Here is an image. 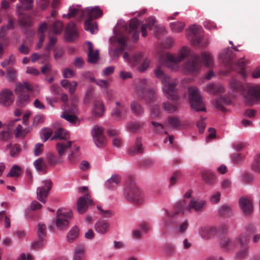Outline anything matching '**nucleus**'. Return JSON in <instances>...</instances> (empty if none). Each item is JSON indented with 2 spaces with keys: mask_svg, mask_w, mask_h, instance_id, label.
Instances as JSON below:
<instances>
[{
  "mask_svg": "<svg viewBox=\"0 0 260 260\" xmlns=\"http://www.w3.org/2000/svg\"><path fill=\"white\" fill-rule=\"evenodd\" d=\"M250 233L244 232L236 238V243L241 246H246L249 239Z\"/></svg>",
  "mask_w": 260,
  "mask_h": 260,
  "instance_id": "nucleus-34",
  "label": "nucleus"
},
{
  "mask_svg": "<svg viewBox=\"0 0 260 260\" xmlns=\"http://www.w3.org/2000/svg\"><path fill=\"white\" fill-rule=\"evenodd\" d=\"M15 27V23L12 19H9L8 24L2 27L0 30V38H2L5 36L7 33V31L14 29Z\"/></svg>",
  "mask_w": 260,
  "mask_h": 260,
  "instance_id": "nucleus-41",
  "label": "nucleus"
},
{
  "mask_svg": "<svg viewBox=\"0 0 260 260\" xmlns=\"http://www.w3.org/2000/svg\"><path fill=\"white\" fill-rule=\"evenodd\" d=\"M78 30L75 23L72 21L70 22L65 30L66 39L68 41H73L78 38Z\"/></svg>",
  "mask_w": 260,
  "mask_h": 260,
  "instance_id": "nucleus-16",
  "label": "nucleus"
},
{
  "mask_svg": "<svg viewBox=\"0 0 260 260\" xmlns=\"http://www.w3.org/2000/svg\"><path fill=\"white\" fill-rule=\"evenodd\" d=\"M79 230L77 226H73L67 235V241L70 243L73 242L78 237Z\"/></svg>",
  "mask_w": 260,
  "mask_h": 260,
  "instance_id": "nucleus-36",
  "label": "nucleus"
},
{
  "mask_svg": "<svg viewBox=\"0 0 260 260\" xmlns=\"http://www.w3.org/2000/svg\"><path fill=\"white\" fill-rule=\"evenodd\" d=\"M96 231L101 234L106 233L109 230V224L105 221H99L95 224Z\"/></svg>",
  "mask_w": 260,
  "mask_h": 260,
  "instance_id": "nucleus-35",
  "label": "nucleus"
},
{
  "mask_svg": "<svg viewBox=\"0 0 260 260\" xmlns=\"http://www.w3.org/2000/svg\"><path fill=\"white\" fill-rule=\"evenodd\" d=\"M21 150L20 146L18 144H15L10 151V155L13 157H15L19 155Z\"/></svg>",
  "mask_w": 260,
  "mask_h": 260,
  "instance_id": "nucleus-58",
  "label": "nucleus"
},
{
  "mask_svg": "<svg viewBox=\"0 0 260 260\" xmlns=\"http://www.w3.org/2000/svg\"><path fill=\"white\" fill-rule=\"evenodd\" d=\"M85 259V248L80 246L77 247L74 253L73 260H84Z\"/></svg>",
  "mask_w": 260,
  "mask_h": 260,
  "instance_id": "nucleus-38",
  "label": "nucleus"
},
{
  "mask_svg": "<svg viewBox=\"0 0 260 260\" xmlns=\"http://www.w3.org/2000/svg\"><path fill=\"white\" fill-rule=\"evenodd\" d=\"M34 165L36 170L43 174H45L47 172V165L44 162L43 158H39L34 162Z\"/></svg>",
  "mask_w": 260,
  "mask_h": 260,
  "instance_id": "nucleus-33",
  "label": "nucleus"
},
{
  "mask_svg": "<svg viewBox=\"0 0 260 260\" xmlns=\"http://www.w3.org/2000/svg\"><path fill=\"white\" fill-rule=\"evenodd\" d=\"M150 227L145 224H142L139 228L133 230L132 236L136 239H140L144 234H145L149 230Z\"/></svg>",
  "mask_w": 260,
  "mask_h": 260,
  "instance_id": "nucleus-22",
  "label": "nucleus"
},
{
  "mask_svg": "<svg viewBox=\"0 0 260 260\" xmlns=\"http://www.w3.org/2000/svg\"><path fill=\"white\" fill-rule=\"evenodd\" d=\"M124 196L128 201L140 205L145 202V196L143 191L137 185L132 177L128 178L125 184Z\"/></svg>",
  "mask_w": 260,
  "mask_h": 260,
  "instance_id": "nucleus-4",
  "label": "nucleus"
},
{
  "mask_svg": "<svg viewBox=\"0 0 260 260\" xmlns=\"http://www.w3.org/2000/svg\"><path fill=\"white\" fill-rule=\"evenodd\" d=\"M12 138V134L11 131H3L0 133V140L7 141Z\"/></svg>",
  "mask_w": 260,
  "mask_h": 260,
  "instance_id": "nucleus-55",
  "label": "nucleus"
},
{
  "mask_svg": "<svg viewBox=\"0 0 260 260\" xmlns=\"http://www.w3.org/2000/svg\"><path fill=\"white\" fill-rule=\"evenodd\" d=\"M188 38L194 45L200 44L203 39L202 28L198 25H193L190 27L188 32Z\"/></svg>",
  "mask_w": 260,
  "mask_h": 260,
  "instance_id": "nucleus-12",
  "label": "nucleus"
},
{
  "mask_svg": "<svg viewBox=\"0 0 260 260\" xmlns=\"http://www.w3.org/2000/svg\"><path fill=\"white\" fill-rule=\"evenodd\" d=\"M14 102L13 94L11 90L4 89L0 91V104L8 107Z\"/></svg>",
  "mask_w": 260,
  "mask_h": 260,
  "instance_id": "nucleus-15",
  "label": "nucleus"
},
{
  "mask_svg": "<svg viewBox=\"0 0 260 260\" xmlns=\"http://www.w3.org/2000/svg\"><path fill=\"white\" fill-rule=\"evenodd\" d=\"M72 142L70 141L57 143L56 147L59 157H61L63 156L66 151L72 146Z\"/></svg>",
  "mask_w": 260,
  "mask_h": 260,
  "instance_id": "nucleus-23",
  "label": "nucleus"
},
{
  "mask_svg": "<svg viewBox=\"0 0 260 260\" xmlns=\"http://www.w3.org/2000/svg\"><path fill=\"white\" fill-rule=\"evenodd\" d=\"M115 106L113 108L111 113V116L116 121L124 119L127 112V107L123 101H116Z\"/></svg>",
  "mask_w": 260,
  "mask_h": 260,
  "instance_id": "nucleus-10",
  "label": "nucleus"
},
{
  "mask_svg": "<svg viewBox=\"0 0 260 260\" xmlns=\"http://www.w3.org/2000/svg\"><path fill=\"white\" fill-rule=\"evenodd\" d=\"M120 180L121 178L119 175L114 174L107 181L106 185L109 189L114 188L120 183Z\"/></svg>",
  "mask_w": 260,
  "mask_h": 260,
  "instance_id": "nucleus-30",
  "label": "nucleus"
},
{
  "mask_svg": "<svg viewBox=\"0 0 260 260\" xmlns=\"http://www.w3.org/2000/svg\"><path fill=\"white\" fill-rule=\"evenodd\" d=\"M103 128L99 126H95L92 130V136L95 145L99 147L104 146L106 140L103 134Z\"/></svg>",
  "mask_w": 260,
  "mask_h": 260,
  "instance_id": "nucleus-13",
  "label": "nucleus"
},
{
  "mask_svg": "<svg viewBox=\"0 0 260 260\" xmlns=\"http://www.w3.org/2000/svg\"><path fill=\"white\" fill-rule=\"evenodd\" d=\"M93 205V201L91 197L88 192L84 196L80 197L77 201V206L78 211L80 210H86L88 209V207Z\"/></svg>",
  "mask_w": 260,
  "mask_h": 260,
  "instance_id": "nucleus-17",
  "label": "nucleus"
},
{
  "mask_svg": "<svg viewBox=\"0 0 260 260\" xmlns=\"http://www.w3.org/2000/svg\"><path fill=\"white\" fill-rule=\"evenodd\" d=\"M206 90L209 93L216 94L222 92L223 90V87L218 84L211 83L207 86Z\"/></svg>",
  "mask_w": 260,
  "mask_h": 260,
  "instance_id": "nucleus-39",
  "label": "nucleus"
},
{
  "mask_svg": "<svg viewBox=\"0 0 260 260\" xmlns=\"http://www.w3.org/2000/svg\"><path fill=\"white\" fill-rule=\"evenodd\" d=\"M15 131V136L16 137H24L27 133L26 129H23L22 126L20 124L16 125Z\"/></svg>",
  "mask_w": 260,
  "mask_h": 260,
  "instance_id": "nucleus-59",
  "label": "nucleus"
},
{
  "mask_svg": "<svg viewBox=\"0 0 260 260\" xmlns=\"http://www.w3.org/2000/svg\"><path fill=\"white\" fill-rule=\"evenodd\" d=\"M53 131L49 128H44L41 132V138L43 139L44 142H46L51 136Z\"/></svg>",
  "mask_w": 260,
  "mask_h": 260,
  "instance_id": "nucleus-57",
  "label": "nucleus"
},
{
  "mask_svg": "<svg viewBox=\"0 0 260 260\" xmlns=\"http://www.w3.org/2000/svg\"><path fill=\"white\" fill-rule=\"evenodd\" d=\"M73 217V212H56L55 224L57 230L60 231H66Z\"/></svg>",
  "mask_w": 260,
  "mask_h": 260,
  "instance_id": "nucleus-8",
  "label": "nucleus"
},
{
  "mask_svg": "<svg viewBox=\"0 0 260 260\" xmlns=\"http://www.w3.org/2000/svg\"><path fill=\"white\" fill-rule=\"evenodd\" d=\"M142 53L135 54L131 58L127 52H124L123 55V58L124 60L128 61L132 66H135L139 64L142 59Z\"/></svg>",
  "mask_w": 260,
  "mask_h": 260,
  "instance_id": "nucleus-21",
  "label": "nucleus"
},
{
  "mask_svg": "<svg viewBox=\"0 0 260 260\" xmlns=\"http://www.w3.org/2000/svg\"><path fill=\"white\" fill-rule=\"evenodd\" d=\"M187 203L184 199L178 201L175 204V208L177 210H187Z\"/></svg>",
  "mask_w": 260,
  "mask_h": 260,
  "instance_id": "nucleus-60",
  "label": "nucleus"
},
{
  "mask_svg": "<svg viewBox=\"0 0 260 260\" xmlns=\"http://www.w3.org/2000/svg\"><path fill=\"white\" fill-rule=\"evenodd\" d=\"M69 138V135L67 131L63 128H59L55 132L54 136L51 138V140H54L57 138H59L61 140H66Z\"/></svg>",
  "mask_w": 260,
  "mask_h": 260,
  "instance_id": "nucleus-40",
  "label": "nucleus"
},
{
  "mask_svg": "<svg viewBox=\"0 0 260 260\" xmlns=\"http://www.w3.org/2000/svg\"><path fill=\"white\" fill-rule=\"evenodd\" d=\"M155 76L161 80L164 84L163 90L166 96L173 100H177L179 98L176 86L178 84L177 81L174 79H171L169 76L165 74L161 70L160 67H158L154 71Z\"/></svg>",
  "mask_w": 260,
  "mask_h": 260,
  "instance_id": "nucleus-3",
  "label": "nucleus"
},
{
  "mask_svg": "<svg viewBox=\"0 0 260 260\" xmlns=\"http://www.w3.org/2000/svg\"><path fill=\"white\" fill-rule=\"evenodd\" d=\"M86 44L89 51L88 53V61L90 63H94L99 59V51L96 50L94 52L92 44L90 42H87Z\"/></svg>",
  "mask_w": 260,
  "mask_h": 260,
  "instance_id": "nucleus-25",
  "label": "nucleus"
},
{
  "mask_svg": "<svg viewBox=\"0 0 260 260\" xmlns=\"http://www.w3.org/2000/svg\"><path fill=\"white\" fill-rule=\"evenodd\" d=\"M251 168L253 171L260 173V153L255 156L254 162L252 165Z\"/></svg>",
  "mask_w": 260,
  "mask_h": 260,
  "instance_id": "nucleus-54",
  "label": "nucleus"
},
{
  "mask_svg": "<svg viewBox=\"0 0 260 260\" xmlns=\"http://www.w3.org/2000/svg\"><path fill=\"white\" fill-rule=\"evenodd\" d=\"M94 90V88L91 85H89L87 87L86 94L84 99V102L86 103H90L92 98V92Z\"/></svg>",
  "mask_w": 260,
  "mask_h": 260,
  "instance_id": "nucleus-53",
  "label": "nucleus"
},
{
  "mask_svg": "<svg viewBox=\"0 0 260 260\" xmlns=\"http://www.w3.org/2000/svg\"><path fill=\"white\" fill-rule=\"evenodd\" d=\"M144 122L142 121H131L127 125V129L133 133H136L142 128Z\"/></svg>",
  "mask_w": 260,
  "mask_h": 260,
  "instance_id": "nucleus-37",
  "label": "nucleus"
},
{
  "mask_svg": "<svg viewBox=\"0 0 260 260\" xmlns=\"http://www.w3.org/2000/svg\"><path fill=\"white\" fill-rule=\"evenodd\" d=\"M221 247L226 250H232L234 246V242L229 238H224L221 243Z\"/></svg>",
  "mask_w": 260,
  "mask_h": 260,
  "instance_id": "nucleus-47",
  "label": "nucleus"
},
{
  "mask_svg": "<svg viewBox=\"0 0 260 260\" xmlns=\"http://www.w3.org/2000/svg\"><path fill=\"white\" fill-rule=\"evenodd\" d=\"M42 184L37 189V198L39 201L45 203L52 188V183L50 180H47L43 181Z\"/></svg>",
  "mask_w": 260,
  "mask_h": 260,
  "instance_id": "nucleus-11",
  "label": "nucleus"
},
{
  "mask_svg": "<svg viewBox=\"0 0 260 260\" xmlns=\"http://www.w3.org/2000/svg\"><path fill=\"white\" fill-rule=\"evenodd\" d=\"M126 42L127 38L125 36H123L118 39V45L113 51V56L114 57H118L119 55L126 49Z\"/></svg>",
  "mask_w": 260,
  "mask_h": 260,
  "instance_id": "nucleus-20",
  "label": "nucleus"
},
{
  "mask_svg": "<svg viewBox=\"0 0 260 260\" xmlns=\"http://www.w3.org/2000/svg\"><path fill=\"white\" fill-rule=\"evenodd\" d=\"M189 100L192 109L196 111H205L204 103L200 95L198 89L195 87H191L188 89Z\"/></svg>",
  "mask_w": 260,
  "mask_h": 260,
  "instance_id": "nucleus-7",
  "label": "nucleus"
},
{
  "mask_svg": "<svg viewBox=\"0 0 260 260\" xmlns=\"http://www.w3.org/2000/svg\"><path fill=\"white\" fill-rule=\"evenodd\" d=\"M231 103V100L229 98L220 96L216 99L215 103V107L218 110L225 112L226 109L224 108V105H229Z\"/></svg>",
  "mask_w": 260,
  "mask_h": 260,
  "instance_id": "nucleus-26",
  "label": "nucleus"
},
{
  "mask_svg": "<svg viewBox=\"0 0 260 260\" xmlns=\"http://www.w3.org/2000/svg\"><path fill=\"white\" fill-rule=\"evenodd\" d=\"M203 180L208 185H213L216 182L215 175L209 170H205L201 172Z\"/></svg>",
  "mask_w": 260,
  "mask_h": 260,
  "instance_id": "nucleus-24",
  "label": "nucleus"
},
{
  "mask_svg": "<svg viewBox=\"0 0 260 260\" xmlns=\"http://www.w3.org/2000/svg\"><path fill=\"white\" fill-rule=\"evenodd\" d=\"M151 124L153 127V131L157 134H162L164 133L166 135H168V133L165 130V127L162 124L155 122L151 121Z\"/></svg>",
  "mask_w": 260,
  "mask_h": 260,
  "instance_id": "nucleus-42",
  "label": "nucleus"
},
{
  "mask_svg": "<svg viewBox=\"0 0 260 260\" xmlns=\"http://www.w3.org/2000/svg\"><path fill=\"white\" fill-rule=\"evenodd\" d=\"M102 14L103 12L102 10L98 7L87 8L85 10L70 7L69 8V13L67 14L63 15V17L70 19L72 17H77L80 20L83 17H87L88 18L84 22L85 29L93 34L94 29L96 28L97 27L96 23H93L92 20L93 19L100 17Z\"/></svg>",
  "mask_w": 260,
  "mask_h": 260,
  "instance_id": "nucleus-2",
  "label": "nucleus"
},
{
  "mask_svg": "<svg viewBox=\"0 0 260 260\" xmlns=\"http://www.w3.org/2000/svg\"><path fill=\"white\" fill-rule=\"evenodd\" d=\"M244 101L247 105L251 106L260 100V86L249 88L243 92Z\"/></svg>",
  "mask_w": 260,
  "mask_h": 260,
  "instance_id": "nucleus-9",
  "label": "nucleus"
},
{
  "mask_svg": "<svg viewBox=\"0 0 260 260\" xmlns=\"http://www.w3.org/2000/svg\"><path fill=\"white\" fill-rule=\"evenodd\" d=\"M19 24L22 27H30L31 25L30 17L28 15L19 13Z\"/></svg>",
  "mask_w": 260,
  "mask_h": 260,
  "instance_id": "nucleus-43",
  "label": "nucleus"
},
{
  "mask_svg": "<svg viewBox=\"0 0 260 260\" xmlns=\"http://www.w3.org/2000/svg\"><path fill=\"white\" fill-rule=\"evenodd\" d=\"M129 153L131 155H135L139 153H142L143 152L141 139L140 138H137L134 146L129 149Z\"/></svg>",
  "mask_w": 260,
  "mask_h": 260,
  "instance_id": "nucleus-29",
  "label": "nucleus"
},
{
  "mask_svg": "<svg viewBox=\"0 0 260 260\" xmlns=\"http://www.w3.org/2000/svg\"><path fill=\"white\" fill-rule=\"evenodd\" d=\"M61 117L71 123H74L77 120V117L74 115H71L67 112H64Z\"/></svg>",
  "mask_w": 260,
  "mask_h": 260,
  "instance_id": "nucleus-64",
  "label": "nucleus"
},
{
  "mask_svg": "<svg viewBox=\"0 0 260 260\" xmlns=\"http://www.w3.org/2000/svg\"><path fill=\"white\" fill-rule=\"evenodd\" d=\"M33 89V86L28 82H25L23 83H19L16 84L15 92L19 94L16 101L18 106L23 107L28 103L29 101V95L27 93H24V92H31Z\"/></svg>",
  "mask_w": 260,
  "mask_h": 260,
  "instance_id": "nucleus-6",
  "label": "nucleus"
},
{
  "mask_svg": "<svg viewBox=\"0 0 260 260\" xmlns=\"http://www.w3.org/2000/svg\"><path fill=\"white\" fill-rule=\"evenodd\" d=\"M238 204L242 211H253L254 210L252 200L248 197H242L239 198Z\"/></svg>",
  "mask_w": 260,
  "mask_h": 260,
  "instance_id": "nucleus-18",
  "label": "nucleus"
},
{
  "mask_svg": "<svg viewBox=\"0 0 260 260\" xmlns=\"http://www.w3.org/2000/svg\"><path fill=\"white\" fill-rule=\"evenodd\" d=\"M168 121V123L174 128H177L181 124L180 119L176 116L169 117Z\"/></svg>",
  "mask_w": 260,
  "mask_h": 260,
  "instance_id": "nucleus-50",
  "label": "nucleus"
},
{
  "mask_svg": "<svg viewBox=\"0 0 260 260\" xmlns=\"http://www.w3.org/2000/svg\"><path fill=\"white\" fill-rule=\"evenodd\" d=\"M130 106L132 112L136 116H140L144 114V108L138 102L136 101H132L131 103Z\"/></svg>",
  "mask_w": 260,
  "mask_h": 260,
  "instance_id": "nucleus-28",
  "label": "nucleus"
},
{
  "mask_svg": "<svg viewBox=\"0 0 260 260\" xmlns=\"http://www.w3.org/2000/svg\"><path fill=\"white\" fill-rule=\"evenodd\" d=\"M231 87L235 91L241 92L243 91V86L241 82L236 80H232L230 83Z\"/></svg>",
  "mask_w": 260,
  "mask_h": 260,
  "instance_id": "nucleus-52",
  "label": "nucleus"
},
{
  "mask_svg": "<svg viewBox=\"0 0 260 260\" xmlns=\"http://www.w3.org/2000/svg\"><path fill=\"white\" fill-rule=\"evenodd\" d=\"M188 56V60L184 64L183 69L185 73L193 74L198 72L202 66V61L204 66L211 68L213 66L214 61L211 54L208 52H203L201 57L199 55L193 53L191 50L186 47H183L178 55L166 53L161 56L160 61L162 62V58L166 60V64L169 63H177L183 60L185 57Z\"/></svg>",
  "mask_w": 260,
  "mask_h": 260,
  "instance_id": "nucleus-1",
  "label": "nucleus"
},
{
  "mask_svg": "<svg viewBox=\"0 0 260 260\" xmlns=\"http://www.w3.org/2000/svg\"><path fill=\"white\" fill-rule=\"evenodd\" d=\"M245 64V62L242 59H240L238 60L236 64H234V67L236 66L241 74L244 76L245 75L244 68ZM234 69H235V68Z\"/></svg>",
  "mask_w": 260,
  "mask_h": 260,
  "instance_id": "nucleus-61",
  "label": "nucleus"
},
{
  "mask_svg": "<svg viewBox=\"0 0 260 260\" xmlns=\"http://www.w3.org/2000/svg\"><path fill=\"white\" fill-rule=\"evenodd\" d=\"M19 1L22 4V6L18 5L17 6V11L19 12H21L22 8L26 10H29L31 9L33 0H19Z\"/></svg>",
  "mask_w": 260,
  "mask_h": 260,
  "instance_id": "nucleus-45",
  "label": "nucleus"
},
{
  "mask_svg": "<svg viewBox=\"0 0 260 260\" xmlns=\"http://www.w3.org/2000/svg\"><path fill=\"white\" fill-rule=\"evenodd\" d=\"M248 254V247L247 246H242V247L238 250L235 253V257L239 259H243L246 257Z\"/></svg>",
  "mask_w": 260,
  "mask_h": 260,
  "instance_id": "nucleus-49",
  "label": "nucleus"
},
{
  "mask_svg": "<svg viewBox=\"0 0 260 260\" xmlns=\"http://www.w3.org/2000/svg\"><path fill=\"white\" fill-rule=\"evenodd\" d=\"M216 232L214 228L203 227L200 229L199 234L203 238L208 239L213 236Z\"/></svg>",
  "mask_w": 260,
  "mask_h": 260,
  "instance_id": "nucleus-31",
  "label": "nucleus"
},
{
  "mask_svg": "<svg viewBox=\"0 0 260 260\" xmlns=\"http://www.w3.org/2000/svg\"><path fill=\"white\" fill-rule=\"evenodd\" d=\"M206 205L205 201L200 199L198 198H192L188 205H187V210H194L196 211H199L203 210Z\"/></svg>",
  "mask_w": 260,
  "mask_h": 260,
  "instance_id": "nucleus-19",
  "label": "nucleus"
},
{
  "mask_svg": "<svg viewBox=\"0 0 260 260\" xmlns=\"http://www.w3.org/2000/svg\"><path fill=\"white\" fill-rule=\"evenodd\" d=\"M140 22L137 19H134L130 21L129 26V32L131 34L133 30H137V28L139 25Z\"/></svg>",
  "mask_w": 260,
  "mask_h": 260,
  "instance_id": "nucleus-62",
  "label": "nucleus"
},
{
  "mask_svg": "<svg viewBox=\"0 0 260 260\" xmlns=\"http://www.w3.org/2000/svg\"><path fill=\"white\" fill-rule=\"evenodd\" d=\"M64 27L63 24L59 20H56L50 24L49 27V31L54 35L60 34Z\"/></svg>",
  "mask_w": 260,
  "mask_h": 260,
  "instance_id": "nucleus-27",
  "label": "nucleus"
},
{
  "mask_svg": "<svg viewBox=\"0 0 260 260\" xmlns=\"http://www.w3.org/2000/svg\"><path fill=\"white\" fill-rule=\"evenodd\" d=\"M74 151H71V153L68 156V158L70 162L72 164H74L77 162L78 160L79 156V146H74Z\"/></svg>",
  "mask_w": 260,
  "mask_h": 260,
  "instance_id": "nucleus-44",
  "label": "nucleus"
},
{
  "mask_svg": "<svg viewBox=\"0 0 260 260\" xmlns=\"http://www.w3.org/2000/svg\"><path fill=\"white\" fill-rule=\"evenodd\" d=\"M164 109L169 113H172L177 110V106L173 104L170 102H166L163 103Z\"/></svg>",
  "mask_w": 260,
  "mask_h": 260,
  "instance_id": "nucleus-51",
  "label": "nucleus"
},
{
  "mask_svg": "<svg viewBox=\"0 0 260 260\" xmlns=\"http://www.w3.org/2000/svg\"><path fill=\"white\" fill-rule=\"evenodd\" d=\"M56 42V38L52 36H50L49 44L48 46L46 47L45 50L47 51L50 52L51 50L53 48Z\"/></svg>",
  "mask_w": 260,
  "mask_h": 260,
  "instance_id": "nucleus-63",
  "label": "nucleus"
},
{
  "mask_svg": "<svg viewBox=\"0 0 260 260\" xmlns=\"http://www.w3.org/2000/svg\"><path fill=\"white\" fill-rule=\"evenodd\" d=\"M185 24L183 22H174L170 24L171 30L175 32L181 31L184 28Z\"/></svg>",
  "mask_w": 260,
  "mask_h": 260,
  "instance_id": "nucleus-48",
  "label": "nucleus"
},
{
  "mask_svg": "<svg viewBox=\"0 0 260 260\" xmlns=\"http://www.w3.org/2000/svg\"><path fill=\"white\" fill-rule=\"evenodd\" d=\"M21 169L18 166H13L7 176L10 177H18L21 174Z\"/></svg>",
  "mask_w": 260,
  "mask_h": 260,
  "instance_id": "nucleus-56",
  "label": "nucleus"
},
{
  "mask_svg": "<svg viewBox=\"0 0 260 260\" xmlns=\"http://www.w3.org/2000/svg\"><path fill=\"white\" fill-rule=\"evenodd\" d=\"M46 234V225L42 223H39L38 224V231L37 235L38 239H44Z\"/></svg>",
  "mask_w": 260,
  "mask_h": 260,
  "instance_id": "nucleus-46",
  "label": "nucleus"
},
{
  "mask_svg": "<svg viewBox=\"0 0 260 260\" xmlns=\"http://www.w3.org/2000/svg\"><path fill=\"white\" fill-rule=\"evenodd\" d=\"M104 104L101 101H96L94 104L92 114L95 116H102L104 113Z\"/></svg>",
  "mask_w": 260,
  "mask_h": 260,
  "instance_id": "nucleus-32",
  "label": "nucleus"
},
{
  "mask_svg": "<svg viewBox=\"0 0 260 260\" xmlns=\"http://www.w3.org/2000/svg\"><path fill=\"white\" fill-rule=\"evenodd\" d=\"M236 54L230 48L224 50L220 54L219 58L222 62L230 69L235 70L234 67L233 59Z\"/></svg>",
  "mask_w": 260,
  "mask_h": 260,
  "instance_id": "nucleus-14",
  "label": "nucleus"
},
{
  "mask_svg": "<svg viewBox=\"0 0 260 260\" xmlns=\"http://www.w3.org/2000/svg\"><path fill=\"white\" fill-rule=\"evenodd\" d=\"M136 91L147 103L153 102L156 97L154 90L148 88V83L145 79L138 81L136 86Z\"/></svg>",
  "mask_w": 260,
  "mask_h": 260,
  "instance_id": "nucleus-5",
  "label": "nucleus"
}]
</instances>
